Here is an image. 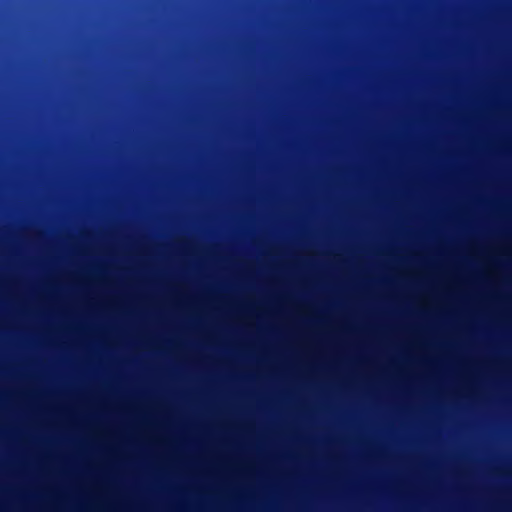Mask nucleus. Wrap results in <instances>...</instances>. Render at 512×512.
<instances>
[{
  "mask_svg": "<svg viewBox=\"0 0 512 512\" xmlns=\"http://www.w3.org/2000/svg\"><path fill=\"white\" fill-rule=\"evenodd\" d=\"M119 512H128V342H119Z\"/></svg>",
  "mask_w": 512,
  "mask_h": 512,
  "instance_id": "nucleus-1",
  "label": "nucleus"
},
{
  "mask_svg": "<svg viewBox=\"0 0 512 512\" xmlns=\"http://www.w3.org/2000/svg\"><path fill=\"white\" fill-rule=\"evenodd\" d=\"M132 363V355L130 354V364ZM132 390L130 389V397ZM132 420V410L130 409V421ZM132 447V436L130 435V448ZM132 465V458L130 457V466ZM130 512H132V493L130 492Z\"/></svg>",
  "mask_w": 512,
  "mask_h": 512,
  "instance_id": "nucleus-2",
  "label": "nucleus"
}]
</instances>
